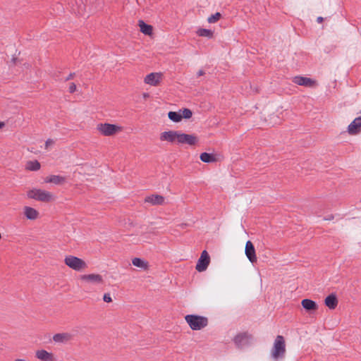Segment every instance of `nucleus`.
Wrapping results in <instances>:
<instances>
[{"label": "nucleus", "mask_w": 361, "mask_h": 361, "mask_svg": "<svg viewBox=\"0 0 361 361\" xmlns=\"http://www.w3.org/2000/svg\"><path fill=\"white\" fill-rule=\"evenodd\" d=\"M64 263L69 268L77 271H80L87 267L86 262L83 259L73 255L66 256L64 259Z\"/></svg>", "instance_id": "3"}, {"label": "nucleus", "mask_w": 361, "mask_h": 361, "mask_svg": "<svg viewBox=\"0 0 361 361\" xmlns=\"http://www.w3.org/2000/svg\"><path fill=\"white\" fill-rule=\"evenodd\" d=\"M27 195L30 199L44 202H49L53 199V195L51 192L36 188L29 190Z\"/></svg>", "instance_id": "4"}, {"label": "nucleus", "mask_w": 361, "mask_h": 361, "mask_svg": "<svg viewBox=\"0 0 361 361\" xmlns=\"http://www.w3.org/2000/svg\"><path fill=\"white\" fill-rule=\"evenodd\" d=\"M138 25L140 27V30L142 33L145 35H148L149 37H152L153 35V27L150 25L145 23L143 20H140L138 21Z\"/></svg>", "instance_id": "13"}, {"label": "nucleus", "mask_w": 361, "mask_h": 361, "mask_svg": "<svg viewBox=\"0 0 361 361\" xmlns=\"http://www.w3.org/2000/svg\"><path fill=\"white\" fill-rule=\"evenodd\" d=\"M4 126V123L2 122H0V128Z\"/></svg>", "instance_id": "40"}, {"label": "nucleus", "mask_w": 361, "mask_h": 361, "mask_svg": "<svg viewBox=\"0 0 361 361\" xmlns=\"http://www.w3.org/2000/svg\"><path fill=\"white\" fill-rule=\"evenodd\" d=\"M25 169L29 171H36L40 169V164L38 161H29L25 165Z\"/></svg>", "instance_id": "23"}, {"label": "nucleus", "mask_w": 361, "mask_h": 361, "mask_svg": "<svg viewBox=\"0 0 361 361\" xmlns=\"http://www.w3.org/2000/svg\"><path fill=\"white\" fill-rule=\"evenodd\" d=\"M103 300L106 302H110L112 301L111 297L109 293H105L104 295Z\"/></svg>", "instance_id": "30"}, {"label": "nucleus", "mask_w": 361, "mask_h": 361, "mask_svg": "<svg viewBox=\"0 0 361 361\" xmlns=\"http://www.w3.org/2000/svg\"><path fill=\"white\" fill-rule=\"evenodd\" d=\"M24 214L27 219L35 220L38 217L39 212L35 209L26 206L24 207Z\"/></svg>", "instance_id": "18"}, {"label": "nucleus", "mask_w": 361, "mask_h": 361, "mask_svg": "<svg viewBox=\"0 0 361 361\" xmlns=\"http://www.w3.org/2000/svg\"><path fill=\"white\" fill-rule=\"evenodd\" d=\"M251 341L252 336L247 332L240 333L233 338V342L238 348L249 345Z\"/></svg>", "instance_id": "5"}, {"label": "nucleus", "mask_w": 361, "mask_h": 361, "mask_svg": "<svg viewBox=\"0 0 361 361\" xmlns=\"http://www.w3.org/2000/svg\"><path fill=\"white\" fill-rule=\"evenodd\" d=\"M76 90V85L74 82H71L69 85V92L73 93Z\"/></svg>", "instance_id": "31"}, {"label": "nucleus", "mask_w": 361, "mask_h": 361, "mask_svg": "<svg viewBox=\"0 0 361 361\" xmlns=\"http://www.w3.org/2000/svg\"><path fill=\"white\" fill-rule=\"evenodd\" d=\"M82 2V0H76V3Z\"/></svg>", "instance_id": "42"}, {"label": "nucleus", "mask_w": 361, "mask_h": 361, "mask_svg": "<svg viewBox=\"0 0 361 361\" xmlns=\"http://www.w3.org/2000/svg\"><path fill=\"white\" fill-rule=\"evenodd\" d=\"M197 142V138L193 135L185 134L180 133L178 136V143L188 144L189 145H195Z\"/></svg>", "instance_id": "8"}, {"label": "nucleus", "mask_w": 361, "mask_h": 361, "mask_svg": "<svg viewBox=\"0 0 361 361\" xmlns=\"http://www.w3.org/2000/svg\"><path fill=\"white\" fill-rule=\"evenodd\" d=\"M210 262V257L208 252L206 250H204L200 257L199 258L197 263L196 264V269L200 271H204L207 269Z\"/></svg>", "instance_id": "7"}, {"label": "nucleus", "mask_w": 361, "mask_h": 361, "mask_svg": "<svg viewBox=\"0 0 361 361\" xmlns=\"http://www.w3.org/2000/svg\"><path fill=\"white\" fill-rule=\"evenodd\" d=\"M204 74V71H202V70H200V71L197 72V76H202V75H203Z\"/></svg>", "instance_id": "35"}, {"label": "nucleus", "mask_w": 361, "mask_h": 361, "mask_svg": "<svg viewBox=\"0 0 361 361\" xmlns=\"http://www.w3.org/2000/svg\"><path fill=\"white\" fill-rule=\"evenodd\" d=\"M324 303L330 310H334L338 305L336 295L334 293L329 295L324 300Z\"/></svg>", "instance_id": "15"}, {"label": "nucleus", "mask_w": 361, "mask_h": 361, "mask_svg": "<svg viewBox=\"0 0 361 361\" xmlns=\"http://www.w3.org/2000/svg\"><path fill=\"white\" fill-rule=\"evenodd\" d=\"M15 361H26L24 359H16Z\"/></svg>", "instance_id": "41"}, {"label": "nucleus", "mask_w": 361, "mask_h": 361, "mask_svg": "<svg viewBox=\"0 0 361 361\" xmlns=\"http://www.w3.org/2000/svg\"><path fill=\"white\" fill-rule=\"evenodd\" d=\"M145 84L157 86L158 85V73H151L146 75L144 79Z\"/></svg>", "instance_id": "19"}, {"label": "nucleus", "mask_w": 361, "mask_h": 361, "mask_svg": "<svg viewBox=\"0 0 361 361\" xmlns=\"http://www.w3.org/2000/svg\"><path fill=\"white\" fill-rule=\"evenodd\" d=\"M142 96H143V98H144L145 99H147L148 97H149V93H146V92H145V93H143Z\"/></svg>", "instance_id": "39"}, {"label": "nucleus", "mask_w": 361, "mask_h": 361, "mask_svg": "<svg viewBox=\"0 0 361 361\" xmlns=\"http://www.w3.org/2000/svg\"><path fill=\"white\" fill-rule=\"evenodd\" d=\"M301 305L304 309L309 312L317 310L318 308L317 303L310 299H303Z\"/></svg>", "instance_id": "17"}, {"label": "nucleus", "mask_w": 361, "mask_h": 361, "mask_svg": "<svg viewBox=\"0 0 361 361\" xmlns=\"http://www.w3.org/2000/svg\"><path fill=\"white\" fill-rule=\"evenodd\" d=\"M323 20H324V18L322 17H321V16L318 17L317 19V21L319 23L323 22Z\"/></svg>", "instance_id": "38"}, {"label": "nucleus", "mask_w": 361, "mask_h": 361, "mask_svg": "<svg viewBox=\"0 0 361 361\" xmlns=\"http://www.w3.org/2000/svg\"><path fill=\"white\" fill-rule=\"evenodd\" d=\"M200 160L205 163H212L216 161V157L212 154L203 152L200 154Z\"/></svg>", "instance_id": "24"}, {"label": "nucleus", "mask_w": 361, "mask_h": 361, "mask_svg": "<svg viewBox=\"0 0 361 361\" xmlns=\"http://www.w3.org/2000/svg\"><path fill=\"white\" fill-rule=\"evenodd\" d=\"M54 143V140L51 139H48L45 142V147L46 148H48V147L51 145H53Z\"/></svg>", "instance_id": "32"}, {"label": "nucleus", "mask_w": 361, "mask_h": 361, "mask_svg": "<svg viewBox=\"0 0 361 361\" xmlns=\"http://www.w3.org/2000/svg\"><path fill=\"white\" fill-rule=\"evenodd\" d=\"M334 215L331 214V215H329V216L324 217V220H325V221H331V220L334 219Z\"/></svg>", "instance_id": "34"}, {"label": "nucleus", "mask_w": 361, "mask_h": 361, "mask_svg": "<svg viewBox=\"0 0 361 361\" xmlns=\"http://www.w3.org/2000/svg\"><path fill=\"white\" fill-rule=\"evenodd\" d=\"M145 202L151 203L153 205L158 204V195L155 194L152 196H148L145 199Z\"/></svg>", "instance_id": "27"}, {"label": "nucleus", "mask_w": 361, "mask_h": 361, "mask_svg": "<svg viewBox=\"0 0 361 361\" xmlns=\"http://www.w3.org/2000/svg\"><path fill=\"white\" fill-rule=\"evenodd\" d=\"M293 82L298 85L305 87H313L316 85V81L307 77L295 76L293 78Z\"/></svg>", "instance_id": "10"}, {"label": "nucleus", "mask_w": 361, "mask_h": 361, "mask_svg": "<svg viewBox=\"0 0 361 361\" xmlns=\"http://www.w3.org/2000/svg\"><path fill=\"white\" fill-rule=\"evenodd\" d=\"M179 132L178 131H168L161 133V139L163 140H167L171 142L178 141V136Z\"/></svg>", "instance_id": "14"}, {"label": "nucleus", "mask_w": 361, "mask_h": 361, "mask_svg": "<svg viewBox=\"0 0 361 361\" xmlns=\"http://www.w3.org/2000/svg\"><path fill=\"white\" fill-rule=\"evenodd\" d=\"M36 357L42 361H53V355L45 350H37Z\"/></svg>", "instance_id": "20"}, {"label": "nucleus", "mask_w": 361, "mask_h": 361, "mask_svg": "<svg viewBox=\"0 0 361 361\" xmlns=\"http://www.w3.org/2000/svg\"><path fill=\"white\" fill-rule=\"evenodd\" d=\"M132 264L135 266V267H139V268H141L144 270H146L148 269V263L147 262L140 259V258H138V257H135L132 259Z\"/></svg>", "instance_id": "22"}, {"label": "nucleus", "mask_w": 361, "mask_h": 361, "mask_svg": "<svg viewBox=\"0 0 361 361\" xmlns=\"http://www.w3.org/2000/svg\"><path fill=\"white\" fill-rule=\"evenodd\" d=\"M361 116L355 118L348 127V132L350 135H356L360 131Z\"/></svg>", "instance_id": "12"}, {"label": "nucleus", "mask_w": 361, "mask_h": 361, "mask_svg": "<svg viewBox=\"0 0 361 361\" xmlns=\"http://www.w3.org/2000/svg\"><path fill=\"white\" fill-rule=\"evenodd\" d=\"M197 34L200 37H206L208 38H212L213 37V32L209 29L200 28L197 31Z\"/></svg>", "instance_id": "25"}, {"label": "nucleus", "mask_w": 361, "mask_h": 361, "mask_svg": "<svg viewBox=\"0 0 361 361\" xmlns=\"http://www.w3.org/2000/svg\"><path fill=\"white\" fill-rule=\"evenodd\" d=\"M65 181V178L60 176H56V175H51L49 177H47L45 179L46 183H54L56 185H59Z\"/></svg>", "instance_id": "21"}, {"label": "nucleus", "mask_w": 361, "mask_h": 361, "mask_svg": "<svg viewBox=\"0 0 361 361\" xmlns=\"http://www.w3.org/2000/svg\"><path fill=\"white\" fill-rule=\"evenodd\" d=\"M75 75V73H70L64 80V81H68L73 78Z\"/></svg>", "instance_id": "33"}, {"label": "nucleus", "mask_w": 361, "mask_h": 361, "mask_svg": "<svg viewBox=\"0 0 361 361\" xmlns=\"http://www.w3.org/2000/svg\"><path fill=\"white\" fill-rule=\"evenodd\" d=\"M80 279L87 283L93 284H102L104 279L102 276L98 274H85L80 276Z\"/></svg>", "instance_id": "9"}, {"label": "nucleus", "mask_w": 361, "mask_h": 361, "mask_svg": "<svg viewBox=\"0 0 361 361\" xmlns=\"http://www.w3.org/2000/svg\"><path fill=\"white\" fill-rule=\"evenodd\" d=\"M73 336L68 333L56 334L53 336V340L56 343H66L70 341Z\"/></svg>", "instance_id": "16"}, {"label": "nucleus", "mask_w": 361, "mask_h": 361, "mask_svg": "<svg viewBox=\"0 0 361 361\" xmlns=\"http://www.w3.org/2000/svg\"><path fill=\"white\" fill-rule=\"evenodd\" d=\"M180 113L181 114V118H190L192 116V112L189 109H183L182 110H180Z\"/></svg>", "instance_id": "28"}, {"label": "nucleus", "mask_w": 361, "mask_h": 361, "mask_svg": "<svg viewBox=\"0 0 361 361\" xmlns=\"http://www.w3.org/2000/svg\"><path fill=\"white\" fill-rule=\"evenodd\" d=\"M97 129L104 136H111L120 130V127L110 123H100Z\"/></svg>", "instance_id": "6"}, {"label": "nucleus", "mask_w": 361, "mask_h": 361, "mask_svg": "<svg viewBox=\"0 0 361 361\" xmlns=\"http://www.w3.org/2000/svg\"><path fill=\"white\" fill-rule=\"evenodd\" d=\"M168 116L170 120L176 123L180 122L181 121V114L180 112L169 111Z\"/></svg>", "instance_id": "26"}, {"label": "nucleus", "mask_w": 361, "mask_h": 361, "mask_svg": "<svg viewBox=\"0 0 361 361\" xmlns=\"http://www.w3.org/2000/svg\"><path fill=\"white\" fill-rule=\"evenodd\" d=\"M185 319L190 329L194 331L200 330L208 324V319L203 316L196 314H188Z\"/></svg>", "instance_id": "1"}, {"label": "nucleus", "mask_w": 361, "mask_h": 361, "mask_svg": "<svg viewBox=\"0 0 361 361\" xmlns=\"http://www.w3.org/2000/svg\"><path fill=\"white\" fill-rule=\"evenodd\" d=\"M245 255L250 262L255 263L257 262V257L255 254V249L252 243L250 240L247 241L245 244Z\"/></svg>", "instance_id": "11"}, {"label": "nucleus", "mask_w": 361, "mask_h": 361, "mask_svg": "<svg viewBox=\"0 0 361 361\" xmlns=\"http://www.w3.org/2000/svg\"><path fill=\"white\" fill-rule=\"evenodd\" d=\"M286 353V344L284 338L282 336H277L274 346L271 349V355L274 360L282 359Z\"/></svg>", "instance_id": "2"}, {"label": "nucleus", "mask_w": 361, "mask_h": 361, "mask_svg": "<svg viewBox=\"0 0 361 361\" xmlns=\"http://www.w3.org/2000/svg\"><path fill=\"white\" fill-rule=\"evenodd\" d=\"M159 204H163V202L164 201V198L162 196L159 195Z\"/></svg>", "instance_id": "37"}, {"label": "nucleus", "mask_w": 361, "mask_h": 361, "mask_svg": "<svg viewBox=\"0 0 361 361\" xmlns=\"http://www.w3.org/2000/svg\"><path fill=\"white\" fill-rule=\"evenodd\" d=\"M78 13L79 15H83V8L82 7H80L78 10Z\"/></svg>", "instance_id": "36"}, {"label": "nucleus", "mask_w": 361, "mask_h": 361, "mask_svg": "<svg viewBox=\"0 0 361 361\" xmlns=\"http://www.w3.org/2000/svg\"><path fill=\"white\" fill-rule=\"evenodd\" d=\"M221 16V13L217 12V13L212 15L211 16H209L207 20L209 23H214L220 19Z\"/></svg>", "instance_id": "29"}]
</instances>
